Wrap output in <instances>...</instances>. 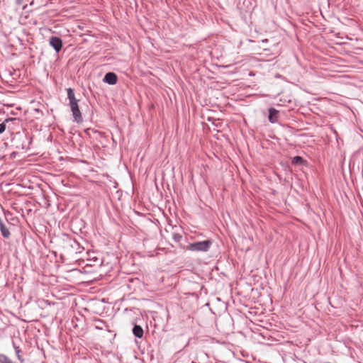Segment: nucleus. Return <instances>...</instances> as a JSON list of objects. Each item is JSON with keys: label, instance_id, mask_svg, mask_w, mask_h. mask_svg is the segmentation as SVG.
I'll use <instances>...</instances> for the list:
<instances>
[{"label": "nucleus", "instance_id": "nucleus-1", "mask_svg": "<svg viewBox=\"0 0 363 363\" xmlns=\"http://www.w3.org/2000/svg\"><path fill=\"white\" fill-rule=\"evenodd\" d=\"M67 97L69 101V106L72 112L74 121L80 123L82 121V116L79 108L78 100L75 98L74 93L72 89H67Z\"/></svg>", "mask_w": 363, "mask_h": 363}, {"label": "nucleus", "instance_id": "nucleus-2", "mask_svg": "<svg viewBox=\"0 0 363 363\" xmlns=\"http://www.w3.org/2000/svg\"><path fill=\"white\" fill-rule=\"evenodd\" d=\"M212 245L209 240L190 243L186 246V250L193 252H207Z\"/></svg>", "mask_w": 363, "mask_h": 363}, {"label": "nucleus", "instance_id": "nucleus-3", "mask_svg": "<svg viewBox=\"0 0 363 363\" xmlns=\"http://www.w3.org/2000/svg\"><path fill=\"white\" fill-rule=\"evenodd\" d=\"M50 45L55 50L56 52H59L62 46V43L60 38L57 37H52L50 39Z\"/></svg>", "mask_w": 363, "mask_h": 363}, {"label": "nucleus", "instance_id": "nucleus-4", "mask_svg": "<svg viewBox=\"0 0 363 363\" xmlns=\"http://www.w3.org/2000/svg\"><path fill=\"white\" fill-rule=\"evenodd\" d=\"M104 81L109 84H116L117 82V76L113 72H108L105 75Z\"/></svg>", "mask_w": 363, "mask_h": 363}, {"label": "nucleus", "instance_id": "nucleus-5", "mask_svg": "<svg viewBox=\"0 0 363 363\" xmlns=\"http://www.w3.org/2000/svg\"><path fill=\"white\" fill-rule=\"evenodd\" d=\"M279 111L274 108H271L269 110V121L272 123H277L278 121Z\"/></svg>", "mask_w": 363, "mask_h": 363}, {"label": "nucleus", "instance_id": "nucleus-6", "mask_svg": "<svg viewBox=\"0 0 363 363\" xmlns=\"http://www.w3.org/2000/svg\"><path fill=\"white\" fill-rule=\"evenodd\" d=\"M133 333L137 337L141 338L143 336V329L140 325H135L133 327Z\"/></svg>", "mask_w": 363, "mask_h": 363}, {"label": "nucleus", "instance_id": "nucleus-7", "mask_svg": "<svg viewBox=\"0 0 363 363\" xmlns=\"http://www.w3.org/2000/svg\"><path fill=\"white\" fill-rule=\"evenodd\" d=\"M304 162V160L300 156H296L292 160L293 164H303Z\"/></svg>", "mask_w": 363, "mask_h": 363}, {"label": "nucleus", "instance_id": "nucleus-8", "mask_svg": "<svg viewBox=\"0 0 363 363\" xmlns=\"http://www.w3.org/2000/svg\"><path fill=\"white\" fill-rule=\"evenodd\" d=\"M1 231L2 235L4 238L9 237V235H10L9 230L6 228H5L2 224H1Z\"/></svg>", "mask_w": 363, "mask_h": 363}, {"label": "nucleus", "instance_id": "nucleus-9", "mask_svg": "<svg viewBox=\"0 0 363 363\" xmlns=\"http://www.w3.org/2000/svg\"><path fill=\"white\" fill-rule=\"evenodd\" d=\"M0 363H12L11 361L5 355L0 354Z\"/></svg>", "mask_w": 363, "mask_h": 363}, {"label": "nucleus", "instance_id": "nucleus-10", "mask_svg": "<svg viewBox=\"0 0 363 363\" xmlns=\"http://www.w3.org/2000/svg\"><path fill=\"white\" fill-rule=\"evenodd\" d=\"M14 349H15L16 354L17 355L18 359L21 362H23V359H22L21 356L20 355V352H21L20 348L14 345Z\"/></svg>", "mask_w": 363, "mask_h": 363}, {"label": "nucleus", "instance_id": "nucleus-11", "mask_svg": "<svg viewBox=\"0 0 363 363\" xmlns=\"http://www.w3.org/2000/svg\"><path fill=\"white\" fill-rule=\"evenodd\" d=\"M6 129V125L4 123H0V133H2L4 132Z\"/></svg>", "mask_w": 363, "mask_h": 363}]
</instances>
